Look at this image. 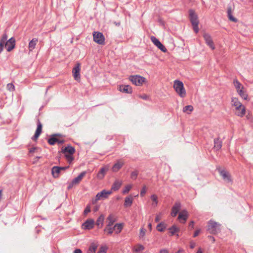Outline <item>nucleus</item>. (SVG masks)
I'll use <instances>...</instances> for the list:
<instances>
[{"mask_svg": "<svg viewBox=\"0 0 253 253\" xmlns=\"http://www.w3.org/2000/svg\"><path fill=\"white\" fill-rule=\"evenodd\" d=\"M189 19L193 26V29L195 33L199 32V20L197 15L195 13L193 10L190 9L189 11Z\"/></svg>", "mask_w": 253, "mask_h": 253, "instance_id": "obj_1", "label": "nucleus"}, {"mask_svg": "<svg viewBox=\"0 0 253 253\" xmlns=\"http://www.w3.org/2000/svg\"><path fill=\"white\" fill-rule=\"evenodd\" d=\"M220 225L219 223L210 220L208 223L207 231L211 234H216L220 231Z\"/></svg>", "mask_w": 253, "mask_h": 253, "instance_id": "obj_2", "label": "nucleus"}, {"mask_svg": "<svg viewBox=\"0 0 253 253\" xmlns=\"http://www.w3.org/2000/svg\"><path fill=\"white\" fill-rule=\"evenodd\" d=\"M173 88L176 92L181 97H184L186 96V91L184 88L183 84L182 82L175 80L173 83Z\"/></svg>", "mask_w": 253, "mask_h": 253, "instance_id": "obj_3", "label": "nucleus"}, {"mask_svg": "<svg viewBox=\"0 0 253 253\" xmlns=\"http://www.w3.org/2000/svg\"><path fill=\"white\" fill-rule=\"evenodd\" d=\"M112 193V191L111 190L106 191V190H103L96 194L95 199L92 200V203L94 204L98 200L107 199L109 195Z\"/></svg>", "mask_w": 253, "mask_h": 253, "instance_id": "obj_4", "label": "nucleus"}, {"mask_svg": "<svg viewBox=\"0 0 253 253\" xmlns=\"http://www.w3.org/2000/svg\"><path fill=\"white\" fill-rule=\"evenodd\" d=\"M93 40L97 43L103 45L105 43V38L103 34L99 32H94L93 33Z\"/></svg>", "mask_w": 253, "mask_h": 253, "instance_id": "obj_5", "label": "nucleus"}, {"mask_svg": "<svg viewBox=\"0 0 253 253\" xmlns=\"http://www.w3.org/2000/svg\"><path fill=\"white\" fill-rule=\"evenodd\" d=\"M220 175L222 177L223 180L228 183H232V179L230 173L225 169H218Z\"/></svg>", "mask_w": 253, "mask_h": 253, "instance_id": "obj_6", "label": "nucleus"}, {"mask_svg": "<svg viewBox=\"0 0 253 253\" xmlns=\"http://www.w3.org/2000/svg\"><path fill=\"white\" fill-rule=\"evenodd\" d=\"M130 81L136 85H141L145 81V78L140 76L135 75L129 77Z\"/></svg>", "mask_w": 253, "mask_h": 253, "instance_id": "obj_7", "label": "nucleus"}, {"mask_svg": "<svg viewBox=\"0 0 253 253\" xmlns=\"http://www.w3.org/2000/svg\"><path fill=\"white\" fill-rule=\"evenodd\" d=\"M80 66L79 63H77L76 66L73 69V75L75 80L80 81L81 79L80 76Z\"/></svg>", "mask_w": 253, "mask_h": 253, "instance_id": "obj_8", "label": "nucleus"}, {"mask_svg": "<svg viewBox=\"0 0 253 253\" xmlns=\"http://www.w3.org/2000/svg\"><path fill=\"white\" fill-rule=\"evenodd\" d=\"M151 40L153 43L159 48L161 51L166 52L167 51V48L165 46L157 39L155 37L152 36L151 37Z\"/></svg>", "mask_w": 253, "mask_h": 253, "instance_id": "obj_9", "label": "nucleus"}, {"mask_svg": "<svg viewBox=\"0 0 253 253\" xmlns=\"http://www.w3.org/2000/svg\"><path fill=\"white\" fill-rule=\"evenodd\" d=\"M15 40L14 38H11L5 42V47L7 51H11L15 47Z\"/></svg>", "mask_w": 253, "mask_h": 253, "instance_id": "obj_10", "label": "nucleus"}, {"mask_svg": "<svg viewBox=\"0 0 253 253\" xmlns=\"http://www.w3.org/2000/svg\"><path fill=\"white\" fill-rule=\"evenodd\" d=\"M206 43L212 49H214L215 46L211 36L209 34L205 33L203 35Z\"/></svg>", "mask_w": 253, "mask_h": 253, "instance_id": "obj_11", "label": "nucleus"}, {"mask_svg": "<svg viewBox=\"0 0 253 253\" xmlns=\"http://www.w3.org/2000/svg\"><path fill=\"white\" fill-rule=\"evenodd\" d=\"M42 123L40 120L38 119L37 121V128L33 137V139L36 140L39 137L42 131Z\"/></svg>", "mask_w": 253, "mask_h": 253, "instance_id": "obj_12", "label": "nucleus"}, {"mask_svg": "<svg viewBox=\"0 0 253 253\" xmlns=\"http://www.w3.org/2000/svg\"><path fill=\"white\" fill-rule=\"evenodd\" d=\"M124 162L122 160H118L113 165L112 170L113 172H117L124 166Z\"/></svg>", "mask_w": 253, "mask_h": 253, "instance_id": "obj_13", "label": "nucleus"}, {"mask_svg": "<svg viewBox=\"0 0 253 253\" xmlns=\"http://www.w3.org/2000/svg\"><path fill=\"white\" fill-rule=\"evenodd\" d=\"M180 203L179 202H176L172 208L171 215L173 217H175L180 210Z\"/></svg>", "mask_w": 253, "mask_h": 253, "instance_id": "obj_14", "label": "nucleus"}, {"mask_svg": "<svg viewBox=\"0 0 253 253\" xmlns=\"http://www.w3.org/2000/svg\"><path fill=\"white\" fill-rule=\"evenodd\" d=\"M188 212L186 210H182L178 214V219L181 222L184 223L188 218Z\"/></svg>", "mask_w": 253, "mask_h": 253, "instance_id": "obj_15", "label": "nucleus"}, {"mask_svg": "<svg viewBox=\"0 0 253 253\" xmlns=\"http://www.w3.org/2000/svg\"><path fill=\"white\" fill-rule=\"evenodd\" d=\"M119 90L126 93H131L132 92V87L129 85H121L119 86Z\"/></svg>", "mask_w": 253, "mask_h": 253, "instance_id": "obj_16", "label": "nucleus"}, {"mask_svg": "<svg viewBox=\"0 0 253 253\" xmlns=\"http://www.w3.org/2000/svg\"><path fill=\"white\" fill-rule=\"evenodd\" d=\"M94 223V221L93 219H87L83 224V228L84 229H91L93 227Z\"/></svg>", "mask_w": 253, "mask_h": 253, "instance_id": "obj_17", "label": "nucleus"}, {"mask_svg": "<svg viewBox=\"0 0 253 253\" xmlns=\"http://www.w3.org/2000/svg\"><path fill=\"white\" fill-rule=\"evenodd\" d=\"M62 152L65 155L66 154L73 155L75 152V149L74 147L69 145L62 149Z\"/></svg>", "mask_w": 253, "mask_h": 253, "instance_id": "obj_18", "label": "nucleus"}, {"mask_svg": "<svg viewBox=\"0 0 253 253\" xmlns=\"http://www.w3.org/2000/svg\"><path fill=\"white\" fill-rule=\"evenodd\" d=\"M235 114L240 117H243L246 114V110L244 106L240 107L235 108Z\"/></svg>", "mask_w": 253, "mask_h": 253, "instance_id": "obj_19", "label": "nucleus"}, {"mask_svg": "<svg viewBox=\"0 0 253 253\" xmlns=\"http://www.w3.org/2000/svg\"><path fill=\"white\" fill-rule=\"evenodd\" d=\"M122 184V181L121 180H116L112 185L111 190L117 191L119 189Z\"/></svg>", "mask_w": 253, "mask_h": 253, "instance_id": "obj_20", "label": "nucleus"}, {"mask_svg": "<svg viewBox=\"0 0 253 253\" xmlns=\"http://www.w3.org/2000/svg\"><path fill=\"white\" fill-rule=\"evenodd\" d=\"M133 201V198L131 196H129L125 198L124 207L126 208L131 206Z\"/></svg>", "mask_w": 253, "mask_h": 253, "instance_id": "obj_21", "label": "nucleus"}, {"mask_svg": "<svg viewBox=\"0 0 253 253\" xmlns=\"http://www.w3.org/2000/svg\"><path fill=\"white\" fill-rule=\"evenodd\" d=\"M108 170V168L106 167H103L100 169L98 171L97 177L99 179H102L104 177V175Z\"/></svg>", "mask_w": 253, "mask_h": 253, "instance_id": "obj_22", "label": "nucleus"}, {"mask_svg": "<svg viewBox=\"0 0 253 253\" xmlns=\"http://www.w3.org/2000/svg\"><path fill=\"white\" fill-rule=\"evenodd\" d=\"M85 174L86 171L82 172L77 177L73 179V183L76 184H79Z\"/></svg>", "mask_w": 253, "mask_h": 253, "instance_id": "obj_23", "label": "nucleus"}, {"mask_svg": "<svg viewBox=\"0 0 253 253\" xmlns=\"http://www.w3.org/2000/svg\"><path fill=\"white\" fill-rule=\"evenodd\" d=\"M222 145V141L219 138H217L214 139V148L216 150H219L221 149Z\"/></svg>", "mask_w": 253, "mask_h": 253, "instance_id": "obj_24", "label": "nucleus"}, {"mask_svg": "<svg viewBox=\"0 0 253 253\" xmlns=\"http://www.w3.org/2000/svg\"><path fill=\"white\" fill-rule=\"evenodd\" d=\"M61 171V168L60 167L54 166L52 169V173L53 176L55 178H57L59 176V173Z\"/></svg>", "mask_w": 253, "mask_h": 253, "instance_id": "obj_25", "label": "nucleus"}, {"mask_svg": "<svg viewBox=\"0 0 253 253\" xmlns=\"http://www.w3.org/2000/svg\"><path fill=\"white\" fill-rule=\"evenodd\" d=\"M38 41V39L34 38L29 42L28 47L30 51H33V50L35 48Z\"/></svg>", "mask_w": 253, "mask_h": 253, "instance_id": "obj_26", "label": "nucleus"}, {"mask_svg": "<svg viewBox=\"0 0 253 253\" xmlns=\"http://www.w3.org/2000/svg\"><path fill=\"white\" fill-rule=\"evenodd\" d=\"M232 104L235 108L240 107L244 106L239 101L237 98L233 97L232 98Z\"/></svg>", "mask_w": 253, "mask_h": 253, "instance_id": "obj_27", "label": "nucleus"}, {"mask_svg": "<svg viewBox=\"0 0 253 253\" xmlns=\"http://www.w3.org/2000/svg\"><path fill=\"white\" fill-rule=\"evenodd\" d=\"M116 219L114 216L112 214H110L107 218V222L108 226H111L115 222Z\"/></svg>", "mask_w": 253, "mask_h": 253, "instance_id": "obj_28", "label": "nucleus"}, {"mask_svg": "<svg viewBox=\"0 0 253 253\" xmlns=\"http://www.w3.org/2000/svg\"><path fill=\"white\" fill-rule=\"evenodd\" d=\"M240 96L244 100H248V95L246 93V90L244 89H241L237 91Z\"/></svg>", "mask_w": 253, "mask_h": 253, "instance_id": "obj_29", "label": "nucleus"}, {"mask_svg": "<svg viewBox=\"0 0 253 253\" xmlns=\"http://www.w3.org/2000/svg\"><path fill=\"white\" fill-rule=\"evenodd\" d=\"M228 17L230 20L236 22L237 21V19L233 17L232 15V11L231 7H229L227 9Z\"/></svg>", "mask_w": 253, "mask_h": 253, "instance_id": "obj_30", "label": "nucleus"}, {"mask_svg": "<svg viewBox=\"0 0 253 253\" xmlns=\"http://www.w3.org/2000/svg\"><path fill=\"white\" fill-rule=\"evenodd\" d=\"M104 219V217L103 215H101L97 218V221L96 222V224L98 227V228H101L102 226Z\"/></svg>", "mask_w": 253, "mask_h": 253, "instance_id": "obj_31", "label": "nucleus"}, {"mask_svg": "<svg viewBox=\"0 0 253 253\" xmlns=\"http://www.w3.org/2000/svg\"><path fill=\"white\" fill-rule=\"evenodd\" d=\"M123 227V224L117 223L114 226V231L116 233L118 234L121 232Z\"/></svg>", "mask_w": 253, "mask_h": 253, "instance_id": "obj_32", "label": "nucleus"}, {"mask_svg": "<svg viewBox=\"0 0 253 253\" xmlns=\"http://www.w3.org/2000/svg\"><path fill=\"white\" fill-rule=\"evenodd\" d=\"M233 83L237 91L241 89H244V87L243 85L237 80H234Z\"/></svg>", "mask_w": 253, "mask_h": 253, "instance_id": "obj_33", "label": "nucleus"}, {"mask_svg": "<svg viewBox=\"0 0 253 253\" xmlns=\"http://www.w3.org/2000/svg\"><path fill=\"white\" fill-rule=\"evenodd\" d=\"M56 134L53 135L50 138L48 139V142L49 144L53 145L55 144V143H56L57 141H58V139L56 137Z\"/></svg>", "mask_w": 253, "mask_h": 253, "instance_id": "obj_34", "label": "nucleus"}, {"mask_svg": "<svg viewBox=\"0 0 253 253\" xmlns=\"http://www.w3.org/2000/svg\"><path fill=\"white\" fill-rule=\"evenodd\" d=\"M193 110L192 105H187L183 107V112L187 114H190Z\"/></svg>", "mask_w": 253, "mask_h": 253, "instance_id": "obj_35", "label": "nucleus"}, {"mask_svg": "<svg viewBox=\"0 0 253 253\" xmlns=\"http://www.w3.org/2000/svg\"><path fill=\"white\" fill-rule=\"evenodd\" d=\"M165 228H166V226H165L164 223H163V222L160 223L157 226V229L158 230V231H160V232L164 231Z\"/></svg>", "mask_w": 253, "mask_h": 253, "instance_id": "obj_36", "label": "nucleus"}, {"mask_svg": "<svg viewBox=\"0 0 253 253\" xmlns=\"http://www.w3.org/2000/svg\"><path fill=\"white\" fill-rule=\"evenodd\" d=\"M169 230L170 231L171 235L172 236L174 235L175 232L179 231V229L177 227H176L175 225H173L169 228Z\"/></svg>", "mask_w": 253, "mask_h": 253, "instance_id": "obj_37", "label": "nucleus"}, {"mask_svg": "<svg viewBox=\"0 0 253 253\" xmlns=\"http://www.w3.org/2000/svg\"><path fill=\"white\" fill-rule=\"evenodd\" d=\"M97 246L94 244H92L89 248L87 253H95Z\"/></svg>", "mask_w": 253, "mask_h": 253, "instance_id": "obj_38", "label": "nucleus"}, {"mask_svg": "<svg viewBox=\"0 0 253 253\" xmlns=\"http://www.w3.org/2000/svg\"><path fill=\"white\" fill-rule=\"evenodd\" d=\"M138 171L137 170H134L131 172L130 174V178L133 180H135L138 176Z\"/></svg>", "mask_w": 253, "mask_h": 253, "instance_id": "obj_39", "label": "nucleus"}, {"mask_svg": "<svg viewBox=\"0 0 253 253\" xmlns=\"http://www.w3.org/2000/svg\"><path fill=\"white\" fill-rule=\"evenodd\" d=\"M131 187L132 186L131 185H127L125 187V188L123 190L122 193L125 194L128 193V192L130 190Z\"/></svg>", "mask_w": 253, "mask_h": 253, "instance_id": "obj_40", "label": "nucleus"}, {"mask_svg": "<svg viewBox=\"0 0 253 253\" xmlns=\"http://www.w3.org/2000/svg\"><path fill=\"white\" fill-rule=\"evenodd\" d=\"M151 200L153 201V205L156 206L158 204V197L156 195H152L151 197Z\"/></svg>", "mask_w": 253, "mask_h": 253, "instance_id": "obj_41", "label": "nucleus"}, {"mask_svg": "<svg viewBox=\"0 0 253 253\" xmlns=\"http://www.w3.org/2000/svg\"><path fill=\"white\" fill-rule=\"evenodd\" d=\"M144 250V247L142 245H138L134 249V251L136 252H140Z\"/></svg>", "mask_w": 253, "mask_h": 253, "instance_id": "obj_42", "label": "nucleus"}, {"mask_svg": "<svg viewBox=\"0 0 253 253\" xmlns=\"http://www.w3.org/2000/svg\"><path fill=\"white\" fill-rule=\"evenodd\" d=\"M65 157L69 163H71L74 160L73 155L66 154Z\"/></svg>", "mask_w": 253, "mask_h": 253, "instance_id": "obj_43", "label": "nucleus"}, {"mask_svg": "<svg viewBox=\"0 0 253 253\" xmlns=\"http://www.w3.org/2000/svg\"><path fill=\"white\" fill-rule=\"evenodd\" d=\"M114 231V227L112 228L111 226H106V228L104 229V231L108 232L109 234H111Z\"/></svg>", "mask_w": 253, "mask_h": 253, "instance_id": "obj_44", "label": "nucleus"}, {"mask_svg": "<svg viewBox=\"0 0 253 253\" xmlns=\"http://www.w3.org/2000/svg\"><path fill=\"white\" fill-rule=\"evenodd\" d=\"M107 250L106 246H101L97 253H106Z\"/></svg>", "mask_w": 253, "mask_h": 253, "instance_id": "obj_45", "label": "nucleus"}, {"mask_svg": "<svg viewBox=\"0 0 253 253\" xmlns=\"http://www.w3.org/2000/svg\"><path fill=\"white\" fill-rule=\"evenodd\" d=\"M7 88L8 90L11 91L15 90L14 85L12 83H9L7 84Z\"/></svg>", "mask_w": 253, "mask_h": 253, "instance_id": "obj_46", "label": "nucleus"}, {"mask_svg": "<svg viewBox=\"0 0 253 253\" xmlns=\"http://www.w3.org/2000/svg\"><path fill=\"white\" fill-rule=\"evenodd\" d=\"M146 191H147V187L145 185H144L143 186V187L141 190L140 196L143 197L145 195V194H146Z\"/></svg>", "mask_w": 253, "mask_h": 253, "instance_id": "obj_47", "label": "nucleus"}, {"mask_svg": "<svg viewBox=\"0 0 253 253\" xmlns=\"http://www.w3.org/2000/svg\"><path fill=\"white\" fill-rule=\"evenodd\" d=\"M146 229L143 228L140 229V233H139V237L143 238L145 235Z\"/></svg>", "mask_w": 253, "mask_h": 253, "instance_id": "obj_48", "label": "nucleus"}, {"mask_svg": "<svg viewBox=\"0 0 253 253\" xmlns=\"http://www.w3.org/2000/svg\"><path fill=\"white\" fill-rule=\"evenodd\" d=\"M90 211V207L89 205H87L85 209L84 210V214L86 215L88 213H89Z\"/></svg>", "mask_w": 253, "mask_h": 253, "instance_id": "obj_49", "label": "nucleus"}, {"mask_svg": "<svg viewBox=\"0 0 253 253\" xmlns=\"http://www.w3.org/2000/svg\"><path fill=\"white\" fill-rule=\"evenodd\" d=\"M162 213H160L159 214H158L156 216V218H155V221L156 222H159V221L162 218Z\"/></svg>", "mask_w": 253, "mask_h": 253, "instance_id": "obj_50", "label": "nucleus"}, {"mask_svg": "<svg viewBox=\"0 0 253 253\" xmlns=\"http://www.w3.org/2000/svg\"><path fill=\"white\" fill-rule=\"evenodd\" d=\"M7 36L6 34H4L2 35V37L1 38V39L0 40V41L2 42H6V41H7Z\"/></svg>", "mask_w": 253, "mask_h": 253, "instance_id": "obj_51", "label": "nucleus"}, {"mask_svg": "<svg viewBox=\"0 0 253 253\" xmlns=\"http://www.w3.org/2000/svg\"><path fill=\"white\" fill-rule=\"evenodd\" d=\"M4 46H5V42L0 41V53L2 51Z\"/></svg>", "mask_w": 253, "mask_h": 253, "instance_id": "obj_52", "label": "nucleus"}, {"mask_svg": "<svg viewBox=\"0 0 253 253\" xmlns=\"http://www.w3.org/2000/svg\"><path fill=\"white\" fill-rule=\"evenodd\" d=\"M75 185H76L75 183H73V181H72V182L71 183H70L68 186V190H70L71 189H72L73 188V187Z\"/></svg>", "mask_w": 253, "mask_h": 253, "instance_id": "obj_53", "label": "nucleus"}, {"mask_svg": "<svg viewBox=\"0 0 253 253\" xmlns=\"http://www.w3.org/2000/svg\"><path fill=\"white\" fill-rule=\"evenodd\" d=\"M200 231H201V230L200 229L196 230L193 234V237H197L200 233Z\"/></svg>", "mask_w": 253, "mask_h": 253, "instance_id": "obj_54", "label": "nucleus"}, {"mask_svg": "<svg viewBox=\"0 0 253 253\" xmlns=\"http://www.w3.org/2000/svg\"><path fill=\"white\" fill-rule=\"evenodd\" d=\"M194 222L193 221H191L189 224V228L191 229L194 228Z\"/></svg>", "mask_w": 253, "mask_h": 253, "instance_id": "obj_55", "label": "nucleus"}, {"mask_svg": "<svg viewBox=\"0 0 253 253\" xmlns=\"http://www.w3.org/2000/svg\"><path fill=\"white\" fill-rule=\"evenodd\" d=\"M37 149H38V148L37 147H32L30 149L29 152L31 153H34Z\"/></svg>", "mask_w": 253, "mask_h": 253, "instance_id": "obj_56", "label": "nucleus"}, {"mask_svg": "<svg viewBox=\"0 0 253 253\" xmlns=\"http://www.w3.org/2000/svg\"><path fill=\"white\" fill-rule=\"evenodd\" d=\"M159 253H169V252L166 249H162L160 251Z\"/></svg>", "mask_w": 253, "mask_h": 253, "instance_id": "obj_57", "label": "nucleus"}, {"mask_svg": "<svg viewBox=\"0 0 253 253\" xmlns=\"http://www.w3.org/2000/svg\"><path fill=\"white\" fill-rule=\"evenodd\" d=\"M195 247V243L194 242H190V247L191 249H193Z\"/></svg>", "mask_w": 253, "mask_h": 253, "instance_id": "obj_58", "label": "nucleus"}, {"mask_svg": "<svg viewBox=\"0 0 253 253\" xmlns=\"http://www.w3.org/2000/svg\"><path fill=\"white\" fill-rule=\"evenodd\" d=\"M74 253H82V252L80 249H76L74 251Z\"/></svg>", "mask_w": 253, "mask_h": 253, "instance_id": "obj_59", "label": "nucleus"}, {"mask_svg": "<svg viewBox=\"0 0 253 253\" xmlns=\"http://www.w3.org/2000/svg\"><path fill=\"white\" fill-rule=\"evenodd\" d=\"M208 238L210 240H212L213 242H214L215 241V238L213 236H209Z\"/></svg>", "mask_w": 253, "mask_h": 253, "instance_id": "obj_60", "label": "nucleus"}, {"mask_svg": "<svg viewBox=\"0 0 253 253\" xmlns=\"http://www.w3.org/2000/svg\"><path fill=\"white\" fill-rule=\"evenodd\" d=\"M140 97L145 100H146L148 98V96L145 94L143 95L142 96H141Z\"/></svg>", "mask_w": 253, "mask_h": 253, "instance_id": "obj_61", "label": "nucleus"}, {"mask_svg": "<svg viewBox=\"0 0 253 253\" xmlns=\"http://www.w3.org/2000/svg\"><path fill=\"white\" fill-rule=\"evenodd\" d=\"M60 168H61V171H62V170H64L68 169L69 167H60Z\"/></svg>", "mask_w": 253, "mask_h": 253, "instance_id": "obj_62", "label": "nucleus"}, {"mask_svg": "<svg viewBox=\"0 0 253 253\" xmlns=\"http://www.w3.org/2000/svg\"><path fill=\"white\" fill-rule=\"evenodd\" d=\"M197 253H203L201 248H199Z\"/></svg>", "mask_w": 253, "mask_h": 253, "instance_id": "obj_63", "label": "nucleus"}, {"mask_svg": "<svg viewBox=\"0 0 253 253\" xmlns=\"http://www.w3.org/2000/svg\"><path fill=\"white\" fill-rule=\"evenodd\" d=\"M183 251L182 249H179L177 252V253H181Z\"/></svg>", "mask_w": 253, "mask_h": 253, "instance_id": "obj_64", "label": "nucleus"}]
</instances>
